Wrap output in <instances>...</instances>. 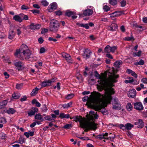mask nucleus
I'll return each instance as SVG.
<instances>
[{"mask_svg": "<svg viewBox=\"0 0 147 147\" xmlns=\"http://www.w3.org/2000/svg\"><path fill=\"white\" fill-rule=\"evenodd\" d=\"M48 10L49 12L53 11L54 10L57 8V4L56 3L53 2L48 7Z\"/></svg>", "mask_w": 147, "mask_h": 147, "instance_id": "nucleus-12", "label": "nucleus"}, {"mask_svg": "<svg viewBox=\"0 0 147 147\" xmlns=\"http://www.w3.org/2000/svg\"><path fill=\"white\" fill-rule=\"evenodd\" d=\"M14 64L16 66V69L17 70L20 71L24 68V64L20 61H16L14 62Z\"/></svg>", "mask_w": 147, "mask_h": 147, "instance_id": "nucleus-7", "label": "nucleus"}, {"mask_svg": "<svg viewBox=\"0 0 147 147\" xmlns=\"http://www.w3.org/2000/svg\"><path fill=\"white\" fill-rule=\"evenodd\" d=\"M27 97L26 96H24L23 97L21 98L20 99V101L21 102H23L26 101L27 99Z\"/></svg>", "mask_w": 147, "mask_h": 147, "instance_id": "nucleus-58", "label": "nucleus"}, {"mask_svg": "<svg viewBox=\"0 0 147 147\" xmlns=\"http://www.w3.org/2000/svg\"><path fill=\"white\" fill-rule=\"evenodd\" d=\"M46 49L43 47L41 48L40 50V53H45L46 51Z\"/></svg>", "mask_w": 147, "mask_h": 147, "instance_id": "nucleus-49", "label": "nucleus"}, {"mask_svg": "<svg viewBox=\"0 0 147 147\" xmlns=\"http://www.w3.org/2000/svg\"><path fill=\"white\" fill-rule=\"evenodd\" d=\"M113 105V108L114 109L118 110L120 109L121 105L119 103L117 104L116 105Z\"/></svg>", "mask_w": 147, "mask_h": 147, "instance_id": "nucleus-43", "label": "nucleus"}, {"mask_svg": "<svg viewBox=\"0 0 147 147\" xmlns=\"http://www.w3.org/2000/svg\"><path fill=\"white\" fill-rule=\"evenodd\" d=\"M109 3L111 5L114 6L117 3V0H109Z\"/></svg>", "mask_w": 147, "mask_h": 147, "instance_id": "nucleus-36", "label": "nucleus"}, {"mask_svg": "<svg viewBox=\"0 0 147 147\" xmlns=\"http://www.w3.org/2000/svg\"><path fill=\"white\" fill-rule=\"evenodd\" d=\"M136 95V91L135 89L130 90L128 93V96L129 97L134 98Z\"/></svg>", "mask_w": 147, "mask_h": 147, "instance_id": "nucleus-16", "label": "nucleus"}, {"mask_svg": "<svg viewBox=\"0 0 147 147\" xmlns=\"http://www.w3.org/2000/svg\"><path fill=\"white\" fill-rule=\"evenodd\" d=\"M121 6L122 7H124L125 6L126 4V1L125 0H123L120 3Z\"/></svg>", "mask_w": 147, "mask_h": 147, "instance_id": "nucleus-55", "label": "nucleus"}, {"mask_svg": "<svg viewBox=\"0 0 147 147\" xmlns=\"http://www.w3.org/2000/svg\"><path fill=\"white\" fill-rule=\"evenodd\" d=\"M115 93L113 88L106 89L105 90V95L101 94L96 91L91 93L92 98L95 105H94L91 102L88 103L89 107L94 109L96 111L101 110L100 112L104 115L107 114V110L104 108L103 103L106 104L110 103L112 100L111 95Z\"/></svg>", "mask_w": 147, "mask_h": 147, "instance_id": "nucleus-1", "label": "nucleus"}, {"mask_svg": "<svg viewBox=\"0 0 147 147\" xmlns=\"http://www.w3.org/2000/svg\"><path fill=\"white\" fill-rule=\"evenodd\" d=\"M118 127L120 128L123 131H125L126 130V127L125 125H124L123 124H120L118 125Z\"/></svg>", "mask_w": 147, "mask_h": 147, "instance_id": "nucleus-42", "label": "nucleus"}, {"mask_svg": "<svg viewBox=\"0 0 147 147\" xmlns=\"http://www.w3.org/2000/svg\"><path fill=\"white\" fill-rule=\"evenodd\" d=\"M41 86L43 87L49 86L51 85L48 80L46 81L42 82L41 83Z\"/></svg>", "mask_w": 147, "mask_h": 147, "instance_id": "nucleus-23", "label": "nucleus"}, {"mask_svg": "<svg viewBox=\"0 0 147 147\" xmlns=\"http://www.w3.org/2000/svg\"><path fill=\"white\" fill-rule=\"evenodd\" d=\"M42 3L43 5L44 6H47L49 4V3L46 1H42Z\"/></svg>", "mask_w": 147, "mask_h": 147, "instance_id": "nucleus-57", "label": "nucleus"}, {"mask_svg": "<svg viewBox=\"0 0 147 147\" xmlns=\"http://www.w3.org/2000/svg\"><path fill=\"white\" fill-rule=\"evenodd\" d=\"M134 108L135 109L142 111L143 110L144 107L142 103L140 102H137L134 103Z\"/></svg>", "mask_w": 147, "mask_h": 147, "instance_id": "nucleus-8", "label": "nucleus"}, {"mask_svg": "<svg viewBox=\"0 0 147 147\" xmlns=\"http://www.w3.org/2000/svg\"><path fill=\"white\" fill-rule=\"evenodd\" d=\"M72 102H70L69 103H67L66 104H64L62 105L63 107V108H68L69 107H70L72 105Z\"/></svg>", "mask_w": 147, "mask_h": 147, "instance_id": "nucleus-34", "label": "nucleus"}, {"mask_svg": "<svg viewBox=\"0 0 147 147\" xmlns=\"http://www.w3.org/2000/svg\"><path fill=\"white\" fill-rule=\"evenodd\" d=\"M74 94H68L66 97V98L67 99H70L72 98L74 96Z\"/></svg>", "mask_w": 147, "mask_h": 147, "instance_id": "nucleus-47", "label": "nucleus"}, {"mask_svg": "<svg viewBox=\"0 0 147 147\" xmlns=\"http://www.w3.org/2000/svg\"><path fill=\"white\" fill-rule=\"evenodd\" d=\"M109 134L108 133H105V134H101L97 136L96 138L99 140L105 139L106 140H111L115 138V136L113 135L112 136L108 137Z\"/></svg>", "mask_w": 147, "mask_h": 147, "instance_id": "nucleus-6", "label": "nucleus"}, {"mask_svg": "<svg viewBox=\"0 0 147 147\" xmlns=\"http://www.w3.org/2000/svg\"><path fill=\"white\" fill-rule=\"evenodd\" d=\"M70 119H73L74 121H75L76 122L78 121L80 123V126L85 122L83 121L82 117L80 116L76 115L72 117V118H71Z\"/></svg>", "mask_w": 147, "mask_h": 147, "instance_id": "nucleus-9", "label": "nucleus"}, {"mask_svg": "<svg viewBox=\"0 0 147 147\" xmlns=\"http://www.w3.org/2000/svg\"><path fill=\"white\" fill-rule=\"evenodd\" d=\"M13 19L16 21L20 23L23 20L20 17L19 15H16L13 17Z\"/></svg>", "mask_w": 147, "mask_h": 147, "instance_id": "nucleus-20", "label": "nucleus"}, {"mask_svg": "<svg viewBox=\"0 0 147 147\" xmlns=\"http://www.w3.org/2000/svg\"><path fill=\"white\" fill-rule=\"evenodd\" d=\"M82 27L85 28L86 29H88L89 28V26L88 24H83Z\"/></svg>", "mask_w": 147, "mask_h": 147, "instance_id": "nucleus-61", "label": "nucleus"}, {"mask_svg": "<svg viewBox=\"0 0 147 147\" xmlns=\"http://www.w3.org/2000/svg\"><path fill=\"white\" fill-rule=\"evenodd\" d=\"M20 96L18 93H13L12 94V97L13 98L15 99H18Z\"/></svg>", "mask_w": 147, "mask_h": 147, "instance_id": "nucleus-40", "label": "nucleus"}, {"mask_svg": "<svg viewBox=\"0 0 147 147\" xmlns=\"http://www.w3.org/2000/svg\"><path fill=\"white\" fill-rule=\"evenodd\" d=\"M49 26L50 31L56 32L58 31L60 26L57 20L52 19L50 21Z\"/></svg>", "mask_w": 147, "mask_h": 147, "instance_id": "nucleus-4", "label": "nucleus"}, {"mask_svg": "<svg viewBox=\"0 0 147 147\" xmlns=\"http://www.w3.org/2000/svg\"><path fill=\"white\" fill-rule=\"evenodd\" d=\"M117 47L116 46H113L112 47H111V52L114 53L115 50L117 49Z\"/></svg>", "mask_w": 147, "mask_h": 147, "instance_id": "nucleus-50", "label": "nucleus"}, {"mask_svg": "<svg viewBox=\"0 0 147 147\" xmlns=\"http://www.w3.org/2000/svg\"><path fill=\"white\" fill-rule=\"evenodd\" d=\"M34 131H29L28 132H25L24 133V135L27 138H28L30 136H32L34 135Z\"/></svg>", "mask_w": 147, "mask_h": 147, "instance_id": "nucleus-26", "label": "nucleus"}, {"mask_svg": "<svg viewBox=\"0 0 147 147\" xmlns=\"http://www.w3.org/2000/svg\"><path fill=\"white\" fill-rule=\"evenodd\" d=\"M126 108L128 111H131L132 109V106L130 103H127L126 106Z\"/></svg>", "mask_w": 147, "mask_h": 147, "instance_id": "nucleus-37", "label": "nucleus"}, {"mask_svg": "<svg viewBox=\"0 0 147 147\" xmlns=\"http://www.w3.org/2000/svg\"><path fill=\"white\" fill-rule=\"evenodd\" d=\"M89 119L91 120H93L94 119H98V115L96 113V112L95 113L94 111H90L89 112Z\"/></svg>", "mask_w": 147, "mask_h": 147, "instance_id": "nucleus-10", "label": "nucleus"}, {"mask_svg": "<svg viewBox=\"0 0 147 147\" xmlns=\"http://www.w3.org/2000/svg\"><path fill=\"white\" fill-rule=\"evenodd\" d=\"M92 9H88L83 11V14L84 16H88L91 15L93 13Z\"/></svg>", "mask_w": 147, "mask_h": 147, "instance_id": "nucleus-13", "label": "nucleus"}, {"mask_svg": "<svg viewBox=\"0 0 147 147\" xmlns=\"http://www.w3.org/2000/svg\"><path fill=\"white\" fill-rule=\"evenodd\" d=\"M122 13H123L122 11H117L115 12H114L112 13L111 15H113L111 17H117L120 16L122 14Z\"/></svg>", "mask_w": 147, "mask_h": 147, "instance_id": "nucleus-22", "label": "nucleus"}, {"mask_svg": "<svg viewBox=\"0 0 147 147\" xmlns=\"http://www.w3.org/2000/svg\"><path fill=\"white\" fill-rule=\"evenodd\" d=\"M141 81L144 84H147V78H144L142 79Z\"/></svg>", "mask_w": 147, "mask_h": 147, "instance_id": "nucleus-64", "label": "nucleus"}, {"mask_svg": "<svg viewBox=\"0 0 147 147\" xmlns=\"http://www.w3.org/2000/svg\"><path fill=\"white\" fill-rule=\"evenodd\" d=\"M138 63L140 65H143L144 63V61L142 59H140L138 62Z\"/></svg>", "mask_w": 147, "mask_h": 147, "instance_id": "nucleus-63", "label": "nucleus"}, {"mask_svg": "<svg viewBox=\"0 0 147 147\" xmlns=\"http://www.w3.org/2000/svg\"><path fill=\"white\" fill-rule=\"evenodd\" d=\"M42 111L43 112H46L47 111L48 109L45 104L42 105V107L41 108Z\"/></svg>", "mask_w": 147, "mask_h": 147, "instance_id": "nucleus-39", "label": "nucleus"}, {"mask_svg": "<svg viewBox=\"0 0 147 147\" xmlns=\"http://www.w3.org/2000/svg\"><path fill=\"white\" fill-rule=\"evenodd\" d=\"M65 59L69 63H73V60L72 59L71 56L70 55H69V56H68Z\"/></svg>", "mask_w": 147, "mask_h": 147, "instance_id": "nucleus-41", "label": "nucleus"}, {"mask_svg": "<svg viewBox=\"0 0 147 147\" xmlns=\"http://www.w3.org/2000/svg\"><path fill=\"white\" fill-rule=\"evenodd\" d=\"M15 34L13 30H10L9 32L8 38L10 39H13L15 36Z\"/></svg>", "mask_w": 147, "mask_h": 147, "instance_id": "nucleus-21", "label": "nucleus"}, {"mask_svg": "<svg viewBox=\"0 0 147 147\" xmlns=\"http://www.w3.org/2000/svg\"><path fill=\"white\" fill-rule=\"evenodd\" d=\"M32 103L33 104H35L36 106L38 107H40L41 106L40 104L35 99L33 100Z\"/></svg>", "mask_w": 147, "mask_h": 147, "instance_id": "nucleus-32", "label": "nucleus"}, {"mask_svg": "<svg viewBox=\"0 0 147 147\" xmlns=\"http://www.w3.org/2000/svg\"><path fill=\"white\" fill-rule=\"evenodd\" d=\"M21 9L22 10H27L29 9V7L25 4L22 5L21 7Z\"/></svg>", "mask_w": 147, "mask_h": 147, "instance_id": "nucleus-38", "label": "nucleus"}, {"mask_svg": "<svg viewBox=\"0 0 147 147\" xmlns=\"http://www.w3.org/2000/svg\"><path fill=\"white\" fill-rule=\"evenodd\" d=\"M122 63V62L121 60L116 61L114 63V66L116 68H119L120 67V65H121Z\"/></svg>", "mask_w": 147, "mask_h": 147, "instance_id": "nucleus-25", "label": "nucleus"}, {"mask_svg": "<svg viewBox=\"0 0 147 147\" xmlns=\"http://www.w3.org/2000/svg\"><path fill=\"white\" fill-rule=\"evenodd\" d=\"M134 126L133 125L129 123H127L125 125L126 130L127 129L128 130H130L131 128L134 127Z\"/></svg>", "mask_w": 147, "mask_h": 147, "instance_id": "nucleus-30", "label": "nucleus"}, {"mask_svg": "<svg viewBox=\"0 0 147 147\" xmlns=\"http://www.w3.org/2000/svg\"><path fill=\"white\" fill-rule=\"evenodd\" d=\"M16 111L13 108H10L6 111V112L9 114H13L16 112Z\"/></svg>", "mask_w": 147, "mask_h": 147, "instance_id": "nucleus-27", "label": "nucleus"}, {"mask_svg": "<svg viewBox=\"0 0 147 147\" xmlns=\"http://www.w3.org/2000/svg\"><path fill=\"white\" fill-rule=\"evenodd\" d=\"M35 119H36L40 120L41 121H43L42 117L40 113L36 115L35 116Z\"/></svg>", "mask_w": 147, "mask_h": 147, "instance_id": "nucleus-28", "label": "nucleus"}, {"mask_svg": "<svg viewBox=\"0 0 147 147\" xmlns=\"http://www.w3.org/2000/svg\"><path fill=\"white\" fill-rule=\"evenodd\" d=\"M34 14H39L40 13V11L37 9H33L30 10Z\"/></svg>", "mask_w": 147, "mask_h": 147, "instance_id": "nucleus-54", "label": "nucleus"}, {"mask_svg": "<svg viewBox=\"0 0 147 147\" xmlns=\"http://www.w3.org/2000/svg\"><path fill=\"white\" fill-rule=\"evenodd\" d=\"M28 46L25 44H22L20 47L19 50H17L16 52L14 53V55L16 57L22 60L24 59V57L21 55H22V52L26 51V50H28Z\"/></svg>", "mask_w": 147, "mask_h": 147, "instance_id": "nucleus-5", "label": "nucleus"}, {"mask_svg": "<svg viewBox=\"0 0 147 147\" xmlns=\"http://www.w3.org/2000/svg\"><path fill=\"white\" fill-rule=\"evenodd\" d=\"M59 117L61 119L64 118L68 119L69 118V114L65 115L64 113H61L60 114Z\"/></svg>", "mask_w": 147, "mask_h": 147, "instance_id": "nucleus-29", "label": "nucleus"}, {"mask_svg": "<svg viewBox=\"0 0 147 147\" xmlns=\"http://www.w3.org/2000/svg\"><path fill=\"white\" fill-rule=\"evenodd\" d=\"M131 80H126L125 81V82L126 84L128 83H131L133 82L134 81V80L133 78H131Z\"/></svg>", "mask_w": 147, "mask_h": 147, "instance_id": "nucleus-52", "label": "nucleus"}, {"mask_svg": "<svg viewBox=\"0 0 147 147\" xmlns=\"http://www.w3.org/2000/svg\"><path fill=\"white\" fill-rule=\"evenodd\" d=\"M22 54L23 55L25 59H28L30 58L31 53L30 50H28L22 52Z\"/></svg>", "mask_w": 147, "mask_h": 147, "instance_id": "nucleus-14", "label": "nucleus"}, {"mask_svg": "<svg viewBox=\"0 0 147 147\" xmlns=\"http://www.w3.org/2000/svg\"><path fill=\"white\" fill-rule=\"evenodd\" d=\"M125 40L127 41H130L132 40H134V38L132 36L131 37H127L125 38Z\"/></svg>", "mask_w": 147, "mask_h": 147, "instance_id": "nucleus-53", "label": "nucleus"}, {"mask_svg": "<svg viewBox=\"0 0 147 147\" xmlns=\"http://www.w3.org/2000/svg\"><path fill=\"white\" fill-rule=\"evenodd\" d=\"M0 122L1 123H5L6 122V119L5 118H2L0 119Z\"/></svg>", "mask_w": 147, "mask_h": 147, "instance_id": "nucleus-62", "label": "nucleus"}, {"mask_svg": "<svg viewBox=\"0 0 147 147\" xmlns=\"http://www.w3.org/2000/svg\"><path fill=\"white\" fill-rule=\"evenodd\" d=\"M69 54L66 53H63L62 54V56L63 57L65 58V59L68 56H69Z\"/></svg>", "mask_w": 147, "mask_h": 147, "instance_id": "nucleus-59", "label": "nucleus"}, {"mask_svg": "<svg viewBox=\"0 0 147 147\" xmlns=\"http://www.w3.org/2000/svg\"><path fill=\"white\" fill-rule=\"evenodd\" d=\"M110 76L108 78L106 76L101 78L100 75L96 71H94L95 76L97 78L100 79L99 84L97 86V88L99 91H101L106 88L112 86L113 83L116 82L115 78H117L119 76L113 73H110Z\"/></svg>", "mask_w": 147, "mask_h": 147, "instance_id": "nucleus-2", "label": "nucleus"}, {"mask_svg": "<svg viewBox=\"0 0 147 147\" xmlns=\"http://www.w3.org/2000/svg\"><path fill=\"white\" fill-rule=\"evenodd\" d=\"M135 125H137V127L141 128H142L144 126V123L142 120L141 119H139L138 121L134 123Z\"/></svg>", "mask_w": 147, "mask_h": 147, "instance_id": "nucleus-15", "label": "nucleus"}, {"mask_svg": "<svg viewBox=\"0 0 147 147\" xmlns=\"http://www.w3.org/2000/svg\"><path fill=\"white\" fill-rule=\"evenodd\" d=\"M117 25L115 23H112L111 24L110 28V30L112 31H113L116 30L117 29Z\"/></svg>", "mask_w": 147, "mask_h": 147, "instance_id": "nucleus-19", "label": "nucleus"}, {"mask_svg": "<svg viewBox=\"0 0 147 147\" xmlns=\"http://www.w3.org/2000/svg\"><path fill=\"white\" fill-rule=\"evenodd\" d=\"M74 14V12L70 11L69 10L66 11L65 13V16L69 17L71 16Z\"/></svg>", "mask_w": 147, "mask_h": 147, "instance_id": "nucleus-33", "label": "nucleus"}, {"mask_svg": "<svg viewBox=\"0 0 147 147\" xmlns=\"http://www.w3.org/2000/svg\"><path fill=\"white\" fill-rule=\"evenodd\" d=\"M56 78H52L51 79L49 80H48L49 81V82H50V83L51 85V84L52 83L54 82L56 80Z\"/></svg>", "mask_w": 147, "mask_h": 147, "instance_id": "nucleus-56", "label": "nucleus"}, {"mask_svg": "<svg viewBox=\"0 0 147 147\" xmlns=\"http://www.w3.org/2000/svg\"><path fill=\"white\" fill-rule=\"evenodd\" d=\"M7 102L8 101L7 100H4L0 102V109L5 106L7 104Z\"/></svg>", "mask_w": 147, "mask_h": 147, "instance_id": "nucleus-24", "label": "nucleus"}, {"mask_svg": "<svg viewBox=\"0 0 147 147\" xmlns=\"http://www.w3.org/2000/svg\"><path fill=\"white\" fill-rule=\"evenodd\" d=\"M103 8L105 11L106 12H107L110 10V8L107 5H104L103 7Z\"/></svg>", "mask_w": 147, "mask_h": 147, "instance_id": "nucleus-48", "label": "nucleus"}, {"mask_svg": "<svg viewBox=\"0 0 147 147\" xmlns=\"http://www.w3.org/2000/svg\"><path fill=\"white\" fill-rule=\"evenodd\" d=\"M19 140V142H18L20 144H22L25 142L24 139L22 138H20Z\"/></svg>", "mask_w": 147, "mask_h": 147, "instance_id": "nucleus-51", "label": "nucleus"}, {"mask_svg": "<svg viewBox=\"0 0 147 147\" xmlns=\"http://www.w3.org/2000/svg\"><path fill=\"white\" fill-rule=\"evenodd\" d=\"M38 90L39 89L37 87L33 89L31 93V95L32 96L35 95L37 93Z\"/></svg>", "mask_w": 147, "mask_h": 147, "instance_id": "nucleus-31", "label": "nucleus"}, {"mask_svg": "<svg viewBox=\"0 0 147 147\" xmlns=\"http://www.w3.org/2000/svg\"><path fill=\"white\" fill-rule=\"evenodd\" d=\"M23 86V83L17 84L16 85V88L19 90L20 89L22 88Z\"/></svg>", "mask_w": 147, "mask_h": 147, "instance_id": "nucleus-45", "label": "nucleus"}, {"mask_svg": "<svg viewBox=\"0 0 147 147\" xmlns=\"http://www.w3.org/2000/svg\"><path fill=\"white\" fill-rule=\"evenodd\" d=\"M97 125L94 122L89 121H85L80 126L82 128H85L84 131L87 132L90 129L95 130L97 128Z\"/></svg>", "mask_w": 147, "mask_h": 147, "instance_id": "nucleus-3", "label": "nucleus"}, {"mask_svg": "<svg viewBox=\"0 0 147 147\" xmlns=\"http://www.w3.org/2000/svg\"><path fill=\"white\" fill-rule=\"evenodd\" d=\"M41 26L39 24L35 25L34 23H32L30 25V29L32 30H35L40 28Z\"/></svg>", "mask_w": 147, "mask_h": 147, "instance_id": "nucleus-18", "label": "nucleus"}, {"mask_svg": "<svg viewBox=\"0 0 147 147\" xmlns=\"http://www.w3.org/2000/svg\"><path fill=\"white\" fill-rule=\"evenodd\" d=\"M72 127V125L71 124H67L63 126V128L66 129L71 128Z\"/></svg>", "mask_w": 147, "mask_h": 147, "instance_id": "nucleus-46", "label": "nucleus"}, {"mask_svg": "<svg viewBox=\"0 0 147 147\" xmlns=\"http://www.w3.org/2000/svg\"><path fill=\"white\" fill-rule=\"evenodd\" d=\"M89 99V97L88 96H86L82 98V101L84 102L87 101Z\"/></svg>", "mask_w": 147, "mask_h": 147, "instance_id": "nucleus-60", "label": "nucleus"}, {"mask_svg": "<svg viewBox=\"0 0 147 147\" xmlns=\"http://www.w3.org/2000/svg\"><path fill=\"white\" fill-rule=\"evenodd\" d=\"M91 54L92 52L90 49H86L83 54V56L84 58L87 59L90 57Z\"/></svg>", "mask_w": 147, "mask_h": 147, "instance_id": "nucleus-11", "label": "nucleus"}, {"mask_svg": "<svg viewBox=\"0 0 147 147\" xmlns=\"http://www.w3.org/2000/svg\"><path fill=\"white\" fill-rule=\"evenodd\" d=\"M119 103V101L117 99L115 98L112 101V104L113 105H116Z\"/></svg>", "mask_w": 147, "mask_h": 147, "instance_id": "nucleus-44", "label": "nucleus"}, {"mask_svg": "<svg viewBox=\"0 0 147 147\" xmlns=\"http://www.w3.org/2000/svg\"><path fill=\"white\" fill-rule=\"evenodd\" d=\"M32 110L28 113V115L29 116L34 115L35 113L37 112L38 110V109L36 107H32Z\"/></svg>", "mask_w": 147, "mask_h": 147, "instance_id": "nucleus-17", "label": "nucleus"}, {"mask_svg": "<svg viewBox=\"0 0 147 147\" xmlns=\"http://www.w3.org/2000/svg\"><path fill=\"white\" fill-rule=\"evenodd\" d=\"M105 52L109 53L111 52V47L109 45H107L105 48Z\"/></svg>", "mask_w": 147, "mask_h": 147, "instance_id": "nucleus-35", "label": "nucleus"}]
</instances>
